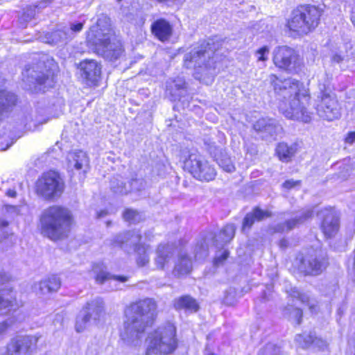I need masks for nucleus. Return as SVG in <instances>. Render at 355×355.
<instances>
[{
  "instance_id": "nucleus-5",
  "label": "nucleus",
  "mask_w": 355,
  "mask_h": 355,
  "mask_svg": "<svg viewBox=\"0 0 355 355\" xmlns=\"http://www.w3.org/2000/svg\"><path fill=\"white\" fill-rule=\"evenodd\" d=\"M178 347L176 328L167 323L150 333L147 339L146 355H168Z\"/></svg>"
},
{
  "instance_id": "nucleus-8",
  "label": "nucleus",
  "mask_w": 355,
  "mask_h": 355,
  "mask_svg": "<svg viewBox=\"0 0 355 355\" xmlns=\"http://www.w3.org/2000/svg\"><path fill=\"white\" fill-rule=\"evenodd\" d=\"M104 313V303L97 297L87 302L76 318V330L83 331L92 322L98 321Z\"/></svg>"
},
{
  "instance_id": "nucleus-39",
  "label": "nucleus",
  "mask_w": 355,
  "mask_h": 355,
  "mask_svg": "<svg viewBox=\"0 0 355 355\" xmlns=\"http://www.w3.org/2000/svg\"><path fill=\"white\" fill-rule=\"evenodd\" d=\"M219 166L225 171L228 173L233 172L235 169L230 158L225 157L218 160Z\"/></svg>"
},
{
  "instance_id": "nucleus-56",
  "label": "nucleus",
  "mask_w": 355,
  "mask_h": 355,
  "mask_svg": "<svg viewBox=\"0 0 355 355\" xmlns=\"http://www.w3.org/2000/svg\"><path fill=\"white\" fill-rule=\"evenodd\" d=\"M8 225V222L5 220H0V227L4 228L6 227Z\"/></svg>"
},
{
  "instance_id": "nucleus-23",
  "label": "nucleus",
  "mask_w": 355,
  "mask_h": 355,
  "mask_svg": "<svg viewBox=\"0 0 355 355\" xmlns=\"http://www.w3.org/2000/svg\"><path fill=\"white\" fill-rule=\"evenodd\" d=\"M175 253L171 245H159L156 251L155 263L158 269L164 270L168 266Z\"/></svg>"
},
{
  "instance_id": "nucleus-10",
  "label": "nucleus",
  "mask_w": 355,
  "mask_h": 355,
  "mask_svg": "<svg viewBox=\"0 0 355 355\" xmlns=\"http://www.w3.org/2000/svg\"><path fill=\"white\" fill-rule=\"evenodd\" d=\"M274 64L283 70L293 73L300 65V59L296 51L287 46H279L273 50Z\"/></svg>"
},
{
  "instance_id": "nucleus-28",
  "label": "nucleus",
  "mask_w": 355,
  "mask_h": 355,
  "mask_svg": "<svg viewBox=\"0 0 355 355\" xmlns=\"http://www.w3.org/2000/svg\"><path fill=\"white\" fill-rule=\"evenodd\" d=\"M297 152L295 144L288 145L287 143H279L275 148V154L282 162L288 163L291 161Z\"/></svg>"
},
{
  "instance_id": "nucleus-15",
  "label": "nucleus",
  "mask_w": 355,
  "mask_h": 355,
  "mask_svg": "<svg viewBox=\"0 0 355 355\" xmlns=\"http://www.w3.org/2000/svg\"><path fill=\"white\" fill-rule=\"evenodd\" d=\"M305 16L302 14L300 7L295 9L291 17L287 21V27L291 31L296 33L299 35H306L313 30L309 26V22L304 21Z\"/></svg>"
},
{
  "instance_id": "nucleus-38",
  "label": "nucleus",
  "mask_w": 355,
  "mask_h": 355,
  "mask_svg": "<svg viewBox=\"0 0 355 355\" xmlns=\"http://www.w3.org/2000/svg\"><path fill=\"white\" fill-rule=\"evenodd\" d=\"M123 218L130 223H138L141 220V215L133 209H126L123 213Z\"/></svg>"
},
{
  "instance_id": "nucleus-43",
  "label": "nucleus",
  "mask_w": 355,
  "mask_h": 355,
  "mask_svg": "<svg viewBox=\"0 0 355 355\" xmlns=\"http://www.w3.org/2000/svg\"><path fill=\"white\" fill-rule=\"evenodd\" d=\"M269 48L268 46H263L257 50L256 54L257 56V60L259 61H266L268 58L269 54Z\"/></svg>"
},
{
  "instance_id": "nucleus-44",
  "label": "nucleus",
  "mask_w": 355,
  "mask_h": 355,
  "mask_svg": "<svg viewBox=\"0 0 355 355\" xmlns=\"http://www.w3.org/2000/svg\"><path fill=\"white\" fill-rule=\"evenodd\" d=\"M112 189L116 193L125 194L128 192V189L123 182H119L117 185L114 184V182H112Z\"/></svg>"
},
{
  "instance_id": "nucleus-9",
  "label": "nucleus",
  "mask_w": 355,
  "mask_h": 355,
  "mask_svg": "<svg viewBox=\"0 0 355 355\" xmlns=\"http://www.w3.org/2000/svg\"><path fill=\"white\" fill-rule=\"evenodd\" d=\"M315 110L320 118L329 121L338 119L341 115V107L336 96L327 91H322L318 96Z\"/></svg>"
},
{
  "instance_id": "nucleus-31",
  "label": "nucleus",
  "mask_w": 355,
  "mask_h": 355,
  "mask_svg": "<svg viewBox=\"0 0 355 355\" xmlns=\"http://www.w3.org/2000/svg\"><path fill=\"white\" fill-rule=\"evenodd\" d=\"M236 227L233 224L226 225L215 236L214 243L217 246H223L229 243L234 236Z\"/></svg>"
},
{
  "instance_id": "nucleus-2",
  "label": "nucleus",
  "mask_w": 355,
  "mask_h": 355,
  "mask_svg": "<svg viewBox=\"0 0 355 355\" xmlns=\"http://www.w3.org/2000/svg\"><path fill=\"white\" fill-rule=\"evenodd\" d=\"M156 309L155 302L150 298L131 304L125 310L126 320L121 332V339L128 344L137 345L146 327L152 324Z\"/></svg>"
},
{
  "instance_id": "nucleus-57",
  "label": "nucleus",
  "mask_w": 355,
  "mask_h": 355,
  "mask_svg": "<svg viewBox=\"0 0 355 355\" xmlns=\"http://www.w3.org/2000/svg\"><path fill=\"white\" fill-rule=\"evenodd\" d=\"M106 215H107V211L103 210V211H101L100 212L98 213L97 217L98 218H102V217H104Z\"/></svg>"
},
{
  "instance_id": "nucleus-25",
  "label": "nucleus",
  "mask_w": 355,
  "mask_h": 355,
  "mask_svg": "<svg viewBox=\"0 0 355 355\" xmlns=\"http://www.w3.org/2000/svg\"><path fill=\"white\" fill-rule=\"evenodd\" d=\"M302 14L305 16L304 21L309 22V26L314 30L318 25L321 11L315 6L303 5L299 6Z\"/></svg>"
},
{
  "instance_id": "nucleus-37",
  "label": "nucleus",
  "mask_w": 355,
  "mask_h": 355,
  "mask_svg": "<svg viewBox=\"0 0 355 355\" xmlns=\"http://www.w3.org/2000/svg\"><path fill=\"white\" fill-rule=\"evenodd\" d=\"M173 85L175 87V91L173 92V85H167V91L170 92V94L172 95L173 100H176L180 96V90L184 88L185 83L182 79L178 78L173 81Z\"/></svg>"
},
{
  "instance_id": "nucleus-17",
  "label": "nucleus",
  "mask_w": 355,
  "mask_h": 355,
  "mask_svg": "<svg viewBox=\"0 0 355 355\" xmlns=\"http://www.w3.org/2000/svg\"><path fill=\"white\" fill-rule=\"evenodd\" d=\"M320 215L323 217L321 224V229L328 238L334 236L339 229L338 218L332 209H326L320 212Z\"/></svg>"
},
{
  "instance_id": "nucleus-60",
  "label": "nucleus",
  "mask_w": 355,
  "mask_h": 355,
  "mask_svg": "<svg viewBox=\"0 0 355 355\" xmlns=\"http://www.w3.org/2000/svg\"><path fill=\"white\" fill-rule=\"evenodd\" d=\"M355 55V53L354 51H352L349 55H347V57Z\"/></svg>"
},
{
  "instance_id": "nucleus-48",
  "label": "nucleus",
  "mask_w": 355,
  "mask_h": 355,
  "mask_svg": "<svg viewBox=\"0 0 355 355\" xmlns=\"http://www.w3.org/2000/svg\"><path fill=\"white\" fill-rule=\"evenodd\" d=\"M10 275L5 271H0V284H4L10 280Z\"/></svg>"
},
{
  "instance_id": "nucleus-30",
  "label": "nucleus",
  "mask_w": 355,
  "mask_h": 355,
  "mask_svg": "<svg viewBox=\"0 0 355 355\" xmlns=\"http://www.w3.org/2000/svg\"><path fill=\"white\" fill-rule=\"evenodd\" d=\"M16 101V96L14 94L6 90H0V121L15 105Z\"/></svg>"
},
{
  "instance_id": "nucleus-41",
  "label": "nucleus",
  "mask_w": 355,
  "mask_h": 355,
  "mask_svg": "<svg viewBox=\"0 0 355 355\" xmlns=\"http://www.w3.org/2000/svg\"><path fill=\"white\" fill-rule=\"evenodd\" d=\"M280 352V349L271 343L267 344L263 350L264 355H279Z\"/></svg>"
},
{
  "instance_id": "nucleus-51",
  "label": "nucleus",
  "mask_w": 355,
  "mask_h": 355,
  "mask_svg": "<svg viewBox=\"0 0 355 355\" xmlns=\"http://www.w3.org/2000/svg\"><path fill=\"white\" fill-rule=\"evenodd\" d=\"M322 342L321 341H318L315 343H312V345H315V346H317L319 348H324L325 347H327V343L324 340H322Z\"/></svg>"
},
{
  "instance_id": "nucleus-32",
  "label": "nucleus",
  "mask_w": 355,
  "mask_h": 355,
  "mask_svg": "<svg viewBox=\"0 0 355 355\" xmlns=\"http://www.w3.org/2000/svg\"><path fill=\"white\" fill-rule=\"evenodd\" d=\"M191 270V260L187 255H180L175 263L173 274L176 277L187 275Z\"/></svg>"
},
{
  "instance_id": "nucleus-29",
  "label": "nucleus",
  "mask_w": 355,
  "mask_h": 355,
  "mask_svg": "<svg viewBox=\"0 0 355 355\" xmlns=\"http://www.w3.org/2000/svg\"><path fill=\"white\" fill-rule=\"evenodd\" d=\"M16 307V296L12 291H3L0 294V314L5 315Z\"/></svg>"
},
{
  "instance_id": "nucleus-61",
  "label": "nucleus",
  "mask_w": 355,
  "mask_h": 355,
  "mask_svg": "<svg viewBox=\"0 0 355 355\" xmlns=\"http://www.w3.org/2000/svg\"><path fill=\"white\" fill-rule=\"evenodd\" d=\"M118 1H121V0H117Z\"/></svg>"
},
{
  "instance_id": "nucleus-47",
  "label": "nucleus",
  "mask_w": 355,
  "mask_h": 355,
  "mask_svg": "<svg viewBox=\"0 0 355 355\" xmlns=\"http://www.w3.org/2000/svg\"><path fill=\"white\" fill-rule=\"evenodd\" d=\"M300 184V181H295L293 180H288L285 181L282 187L287 189H291Z\"/></svg>"
},
{
  "instance_id": "nucleus-20",
  "label": "nucleus",
  "mask_w": 355,
  "mask_h": 355,
  "mask_svg": "<svg viewBox=\"0 0 355 355\" xmlns=\"http://www.w3.org/2000/svg\"><path fill=\"white\" fill-rule=\"evenodd\" d=\"M61 286V282L58 277L52 275L47 279L35 283L33 286L35 293L40 296H44L58 291Z\"/></svg>"
},
{
  "instance_id": "nucleus-35",
  "label": "nucleus",
  "mask_w": 355,
  "mask_h": 355,
  "mask_svg": "<svg viewBox=\"0 0 355 355\" xmlns=\"http://www.w3.org/2000/svg\"><path fill=\"white\" fill-rule=\"evenodd\" d=\"M200 177L194 178L200 181H211L214 180L216 175V171L215 168L211 166L207 161H206L205 164L200 166Z\"/></svg>"
},
{
  "instance_id": "nucleus-6",
  "label": "nucleus",
  "mask_w": 355,
  "mask_h": 355,
  "mask_svg": "<svg viewBox=\"0 0 355 355\" xmlns=\"http://www.w3.org/2000/svg\"><path fill=\"white\" fill-rule=\"evenodd\" d=\"M220 43L215 39H209L200 46L194 47L189 53L184 55V65L187 69L207 67V62L214 53L219 49Z\"/></svg>"
},
{
  "instance_id": "nucleus-59",
  "label": "nucleus",
  "mask_w": 355,
  "mask_h": 355,
  "mask_svg": "<svg viewBox=\"0 0 355 355\" xmlns=\"http://www.w3.org/2000/svg\"><path fill=\"white\" fill-rule=\"evenodd\" d=\"M61 320V322L62 321V316H61V315H57V318L55 320V321H57V320Z\"/></svg>"
},
{
  "instance_id": "nucleus-24",
  "label": "nucleus",
  "mask_w": 355,
  "mask_h": 355,
  "mask_svg": "<svg viewBox=\"0 0 355 355\" xmlns=\"http://www.w3.org/2000/svg\"><path fill=\"white\" fill-rule=\"evenodd\" d=\"M254 129L257 132L265 134L266 137L269 135L274 137L282 130L280 125H277L276 121L271 119H260L254 124Z\"/></svg>"
},
{
  "instance_id": "nucleus-18",
  "label": "nucleus",
  "mask_w": 355,
  "mask_h": 355,
  "mask_svg": "<svg viewBox=\"0 0 355 355\" xmlns=\"http://www.w3.org/2000/svg\"><path fill=\"white\" fill-rule=\"evenodd\" d=\"M313 214V211L312 209H304L297 214L294 218L288 219L285 223H279L275 225L273 227L274 232L280 233L288 232L311 218Z\"/></svg>"
},
{
  "instance_id": "nucleus-19",
  "label": "nucleus",
  "mask_w": 355,
  "mask_h": 355,
  "mask_svg": "<svg viewBox=\"0 0 355 355\" xmlns=\"http://www.w3.org/2000/svg\"><path fill=\"white\" fill-rule=\"evenodd\" d=\"M82 71L81 76L88 82L94 84L96 83L101 76V67L94 60H85L80 63Z\"/></svg>"
},
{
  "instance_id": "nucleus-11",
  "label": "nucleus",
  "mask_w": 355,
  "mask_h": 355,
  "mask_svg": "<svg viewBox=\"0 0 355 355\" xmlns=\"http://www.w3.org/2000/svg\"><path fill=\"white\" fill-rule=\"evenodd\" d=\"M141 235L138 232H128L117 236L115 242L123 248H125L126 245H132L137 254V264L139 266H144L149 262V257L146 254V248L144 245H139Z\"/></svg>"
},
{
  "instance_id": "nucleus-50",
  "label": "nucleus",
  "mask_w": 355,
  "mask_h": 355,
  "mask_svg": "<svg viewBox=\"0 0 355 355\" xmlns=\"http://www.w3.org/2000/svg\"><path fill=\"white\" fill-rule=\"evenodd\" d=\"M295 315L297 318V323H300V319L302 317V311L300 309H295L294 310Z\"/></svg>"
},
{
  "instance_id": "nucleus-4",
  "label": "nucleus",
  "mask_w": 355,
  "mask_h": 355,
  "mask_svg": "<svg viewBox=\"0 0 355 355\" xmlns=\"http://www.w3.org/2000/svg\"><path fill=\"white\" fill-rule=\"evenodd\" d=\"M87 38L96 46L97 53L107 60H115L123 53L121 42L115 38L110 26L101 28V20L98 21L96 26L90 28Z\"/></svg>"
},
{
  "instance_id": "nucleus-52",
  "label": "nucleus",
  "mask_w": 355,
  "mask_h": 355,
  "mask_svg": "<svg viewBox=\"0 0 355 355\" xmlns=\"http://www.w3.org/2000/svg\"><path fill=\"white\" fill-rule=\"evenodd\" d=\"M7 327L8 326L5 322L0 323V336L6 331Z\"/></svg>"
},
{
  "instance_id": "nucleus-14",
  "label": "nucleus",
  "mask_w": 355,
  "mask_h": 355,
  "mask_svg": "<svg viewBox=\"0 0 355 355\" xmlns=\"http://www.w3.org/2000/svg\"><path fill=\"white\" fill-rule=\"evenodd\" d=\"M83 24L81 22L71 24L70 26H64L48 34V42L53 44L63 45L72 40L75 35L81 31Z\"/></svg>"
},
{
  "instance_id": "nucleus-16",
  "label": "nucleus",
  "mask_w": 355,
  "mask_h": 355,
  "mask_svg": "<svg viewBox=\"0 0 355 355\" xmlns=\"http://www.w3.org/2000/svg\"><path fill=\"white\" fill-rule=\"evenodd\" d=\"M150 31L154 37L158 40L168 42L173 35V28L166 19L160 18L155 20L150 26Z\"/></svg>"
},
{
  "instance_id": "nucleus-42",
  "label": "nucleus",
  "mask_w": 355,
  "mask_h": 355,
  "mask_svg": "<svg viewBox=\"0 0 355 355\" xmlns=\"http://www.w3.org/2000/svg\"><path fill=\"white\" fill-rule=\"evenodd\" d=\"M49 1L48 0H43L40 2L38 3L37 5L36 6H34V10H32L31 9H30V13H28V17L29 19H31L33 17H34L35 15V12H36V10L37 11H39L40 10L44 8H46L49 4ZM28 12H29V10H28Z\"/></svg>"
},
{
  "instance_id": "nucleus-33",
  "label": "nucleus",
  "mask_w": 355,
  "mask_h": 355,
  "mask_svg": "<svg viewBox=\"0 0 355 355\" xmlns=\"http://www.w3.org/2000/svg\"><path fill=\"white\" fill-rule=\"evenodd\" d=\"M268 214L260 209H255L252 213L248 214L243 219V230L250 228L254 223L255 220H260L263 218L268 217Z\"/></svg>"
},
{
  "instance_id": "nucleus-45",
  "label": "nucleus",
  "mask_w": 355,
  "mask_h": 355,
  "mask_svg": "<svg viewBox=\"0 0 355 355\" xmlns=\"http://www.w3.org/2000/svg\"><path fill=\"white\" fill-rule=\"evenodd\" d=\"M131 190L132 191H140L144 187V182L143 180L135 179L132 180L130 183Z\"/></svg>"
},
{
  "instance_id": "nucleus-12",
  "label": "nucleus",
  "mask_w": 355,
  "mask_h": 355,
  "mask_svg": "<svg viewBox=\"0 0 355 355\" xmlns=\"http://www.w3.org/2000/svg\"><path fill=\"white\" fill-rule=\"evenodd\" d=\"M38 337L35 336H18L7 345L8 355H33L37 348Z\"/></svg>"
},
{
  "instance_id": "nucleus-46",
  "label": "nucleus",
  "mask_w": 355,
  "mask_h": 355,
  "mask_svg": "<svg viewBox=\"0 0 355 355\" xmlns=\"http://www.w3.org/2000/svg\"><path fill=\"white\" fill-rule=\"evenodd\" d=\"M229 256V252L227 250H224L220 254L216 255L214 259V264L216 266H219L225 261Z\"/></svg>"
},
{
  "instance_id": "nucleus-36",
  "label": "nucleus",
  "mask_w": 355,
  "mask_h": 355,
  "mask_svg": "<svg viewBox=\"0 0 355 355\" xmlns=\"http://www.w3.org/2000/svg\"><path fill=\"white\" fill-rule=\"evenodd\" d=\"M295 341L301 346L302 348L309 347L312 343H315L318 341H322L321 338H317L315 335L311 334H298L295 337Z\"/></svg>"
},
{
  "instance_id": "nucleus-3",
  "label": "nucleus",
  "mask_w": 355,
  "mask_h": 355,
  "mask_svg": "<svg viewBox=\"0 0 355 355\" xmlns=\"http://www.w3.org/2000/svg\"><path fill=\"white\" fill-rule=\"evenodd\" d=\"M43 234L52 240L67 236L72 223V216L69 209L60 206L46 209L40 219Z\"/></svg>"
},
{
  "instance_id": "nucleus-49",
  "label": "nucleus",
  "mask_w": 355,
  "mask_h": 355,
  "mask_svg": "<svg viewBox=\"0 0 355 355\" xmlns=\"http://www.w3.org/2000/svg\"><path fill=\"white\" fill-rule=\"evenodd\" d=\"M345 141L347 144H352L355 141V132H350L346 136Z\"/></svg>"
},
{
  "instance_id": "nucleus-22",
  "label": "nucleus",
  "mask_w": 355,
  "mask_h": 355,
  "mask_svg": "<svg viewBox=\"0 0 355 355\" xmlns=\"http://www.w3.org/2000/svg\"><path fill=\"white\" fill-rule=\"evenodd\" d=\"M206 160L196 150L190 152L188 157L184 162V170L189 172L194 177H200V168Z\"/></svg>"
},
{
  "instance_id": "nucleus-40",
  "label": "nucleus",
  "mask_w": 355,
  "mask_h": 355,
  "mask_svg": "<svg viewBox=\"0 0 355 355\" xmlns=\"http://www.w3.org/2000/svg\"><path fill=\"white\" fill-rule=\"evenodd\" d=\"M294 297L298 298L302 303L306 304L309 309L313 311L314 305L311 304L309 297L306 294L301 293L298 291H294Z\"/></svg>"
},
{
  "instance_id": "nucleus-13",
  "label": "nucleus",
  "mask_w": 355,
  "mask_h": 355,
  "mask_svg": "<svg viewBox=\"0 0 355 355\" xmlns=\"http://www.w3.org/2000/svg\"><path fill=\"white\" fill-rule=\"evenodd\" d=\"M327 261L320 250H313L300 261L299 269L306 275H318L327 267Z\"/></svg>"
},
{
  "instance_id": "nucleus-55",
  "label": "nucleus",
  "mask_w": 355,
  "mask_h": 355,
  "mask_svg": "<svg viewBox=\"0 0 355 355\" xmlns=\"http://www.w3.org/2000/svg\"><path fill=\"white\" fill-rule=\"evenodd\" d=\"M6 194L10 196V197H12V198H14L16 196V191H14V190H11V189H9L7 192H6Z\"/></svg>"
},
{
  "instance_id": "nucleus-21",
  "label": "nucleus",
  "mask_w": 355,
  "mask_h": 355,
  "mask_svg": "<svg viewBox=\"0 0 355 355\" xmlns=\"http://www.w3.org/2000/svg\"><path fill=\"white\" fill-rule=\"evenodd\" d=\"M26 73L28 76V81L35 82L40 85H44V87H51L55 83V76L52 69H46L45 72L27 69Z\"/></svg>"
},
{
  "instance_id": "nucleus-58",
  "label": "nucleus",
  "mask_w": 355,
  "mask_h": 355,
  "mask_svg": "<svg viewBox=\"0 0 355 355\" xmlns=\"http://www.w3.org/2000/svg\"><path fill=\"white\" fill-rule=\"evenodd\" d=\"M350 19H351L352 24L355 26V11H353L352 12Z\"/></svg>"
},
{
  "instance_id": "nucleus-27",
  "label": "nucleus",
  "mask_w": 355,
  "mask_h": 355,
  "mask_svg": "<svg viewBox=\"0 0 355 355\" xmlns=\"http://www.w3.org/2000/svg\"><path fill=\"white\" fill-rule=\"evenodd\" d=\"M69 164L76 170H83L85 173L89 168V159L86 153L82 150L71 153L69 155Z\"/></svg>"
},
{
  "instance_id": "nucleus-54",
  "label": "nucleus",
  "mask_w": 355,
  "mask_h": 355,
  "mask_svg": "<svg viewBox=\"0 0 355 355\" xmlns=\"http://www.w3.org/2000/svg\"><path fill=\"white\" fill-rule=\"evenodd\" d=\"M343 57H341L340 55H335L333 57V60L336 62H340L341 60H343Z\"/></svg>"
},
{
  "instance_id": "nucleus-26",
  "label": "nucleus",
  "mask_w": 355,
  "mask_h": 355,
  "mask_svg": "<svg viewBox=\"0 0 355 355\" xmlns=\"http://www.w3.org/2000/svg\"><path fill=\"white\" fill-rule=\"evenodd\" d=\"M92 270L95 274L96 282L98 284H103L107 281H119L121 282L127 281V277H125L111 275L103 264H95Z\"/></svg>"
},
{
  "instance_id": "nucleus-53",
  "label": "nucleus",
  "mask_w": 355,
  "mask_h": 355,
  "mask_svg": "<svg viewBox=\"0 0 355 355\" xmlns=\"http://www.w3.org/2000/svg\"><path fill=\"white\" fill-rule=\"evenodd\" d=\"M352 275H353L354 281H355V248L354 250V261H353V268L351 272Z\"/></svg>"
},
{
  "instance_id": "nucleus-1",
  "label": "nucleus",
  "mask_w": 355,
  "mask_h": 355,
  "mask_svg": "<svg viewBox=\"0 0 355 355\" xmlns=\"http://www.w3.org/2000/svg\"><path fill=\"white\" fill-rule=\"evenodd\" d=\"M270 81L277 94L284 99L288 98V107L284 109L281 105L285 116L305 123L309 122L312 112L309 109L311 99L309 89L295 79L282 80L274 74L270 76Z\"/></svg>"
},
{
  "instance_id": "nucleus-7",
  "label": "nucleus",
  "mask_w": 355,
  "mask_h": 355,
  "mask_svg": "<svg viewBox=\"0 0 355 355\" xmlns=\"http://www.w3.org/2000/svg\"><path fill=\"white\" fill-rule=\"evenodd\" d=\"M64 184L60 175L53 171L42 174L36 182V192L46 200L59 197L64 191Z\"/></svg>"
},
{
  "instance_id": "nucleus-34",
  "label": "nucleus",
  "mask_w": 355,
  "mask_h": 355,
  "mask_svg": "<svg viewBox=\"0 0 355 355\" xmlns=\"http://www.w3.org/2000/svg\"><path fill=\"white\" fill-rule=\"evenodd\" d=\"M175 309H185L188 311L196 312L198 310L196 301L189 296H183L178 299L174 304Z\"/></svg>"
}]
</instances>
